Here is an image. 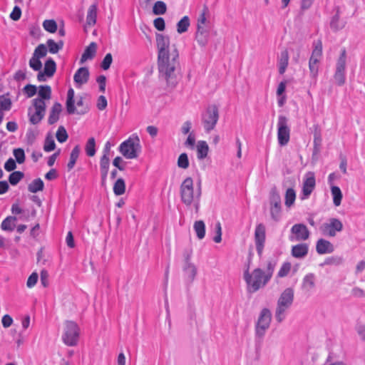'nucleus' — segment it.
Here are the masks:
<instances>
[{
    "mask_svg": "<svg viewBox=\"0 0 365 365\" xmlns=\"http://www.w3.org/2000/svg\"><path fill=\"white\" fill-rule=\"evenodd\" d=\"M21 16V8L18 6H14V8L13 9V11L10 14V18L13 21H18L19 19H20Z\"/></svg>",
    "mask_w": 365,
    "mask_h": 365,
    "instance_id": "nucleus-63",
    "label": "nucleus"
},
{
    "mask_svg": "<svg viewBox=\"0 0 365 365\" xmlns=\"http://www.w3.org/2000/svg\"><path fill=\"white\" fill-rule=\"evenodd\" d=\"M344 262V258L341 256L334 255L331 256L325 259L324 262L320 264L321 267H324L325 265H335L339 266L341 264Z\"/></svg>",
    "mask_w": 365,
    "mask_h": 365,
    "instance_id": "nucleus-37",
    "label": "nucleus"
},
{
    "mask_svg": "<svg viewBox=\"0 0 365 365\" xmlns=\"http://www.w3.org/2000/svg\"><path fill=\"white\" fill-rule=\"evenodd\" d=\"M190 26V19L188 16H183L180 21L177 24V31L179 34H182L187 31Z\"/></svg>",
    "mask_w": 365,
    "mask_h": 365,
    "instance_id": "nucleus-45",
    "label": "nucleus"
},
{
    "mask_svg": "<svg viewBox=\"0 0 365 365\" xmlns=\"http://www.w3.org/2000/svg\"><path fill=\"white\" fill-rule=\"evenodd\" d=\"M46 103L40 98H34L28 108V117L31 123L36 125L41 122L45 115Z\"/></svg>",
    "mask_w": 365,
    "mask_h": 365,
    "instance_id": "nucleus-5",
    "label": "nucleus"
},
{
    "mask_svg": "<svg viewBox=\"0 0 365 365\" xmlns=\"http://www.w3.org/2000/svg\"><path fill=\"white\" fill-rule=\"evenodd\" d=\"M89 78V71L86 67L78 68L74 74L73 80L76 87H81L83 84L88 82Z\"/></svg>",
    "mask_w": 365,
    "mask_h": 365,
    "instance_id": "nucleus-21",
    "label": "nucleus"
},
{
    "mask_svg": "<svg viewBox=\"0 0 365 365\" xmlns=\"http://www.w3.org/2000/svg\"><path fill=\"white\" fill-rule=\"evenodd\" d=\"M216 235L214 237L213 240L216 243H220L222 241V227L220 222L215 224Z\"/></svg>",
    "mask_w": 365,
    "mask_h": 365,
    "instance_id": "nucleus-61",
    "label": "nucleus"
},
{
    "mask_svg": "<svg viewBox=\"0 0 365 365\" xmlns=\"http://www.w3.org/2000/svg\"><path fill=\"white\" fill-rule=\"evenodd\" d=\"M294 300V291L292 288H287L281 294L277 304L282 307H290Z\"/></svg>",
    "mask_w": 365,
    "mask_h": 365,
    "instance_id": "nucleus-19",
    "label": "nucleus"
},
{
    "mask_svg": "<svg viewBox=\"0 0 365 365\" xmlns=\"http://www.w3.org/2000/svg\"><path fill=\"white\" fill-rule=\"evenodd\" d=\"M11 106V101L8 94L0 96V110H9Z\"/></svg>",
    "mask_w": 365,
    "mask_h": 365,
    "instance_id": "nucleus-47",
    "label": "nucleus"
},
{
    "mask_svg": "<svg viewBox=\"0 0 365 365\" xmlns=\"http://www.w3.org/2000/svg\"><path fill=\"white\" fill-rule=\"evenodd\" d=\"M180 194L182 202L188 208H193L195 212L198 214L202 195L200 182L195 189L193 180L190 177L186 178L180 185Z\"/></svg>",
    "mask_w": 365,
    "mask_h": 365,
    "instance_id": "nucleus-1",
    "label": "nucleus"
},
{
    "mask_svg": "<svg viewBox=\"0 0 365 365\" xmlns=\"http://www.w3.org/2000/svg\"><path fill=\"white\" fill-rule=\"evenodd\" d=\"M343 228V223L339 219L331 217L323 223L319 229L324 236L334 237L338 232H341Z\"/></svg>",
    "mask_w": 365,
    "mask_h": 365,
    "instance_id": "nucleus-9",
    "label": "nucleus"
},
{
    "mask_svg": "<svg viewBox=\"0 0 365 365\" xmlns=\"http://www.w3.org/2000/svg\"><path fill=\"white\" fill-rule=\"evenodd\" d=\"M269 201L271 217L274 220L277 221L280 217L282 206L280 195L275 188L270 192Z\"/></svg>",
    "mask_w": 365,
    "mask_h": 365,
    "instance_id": "nucleus-13",
    "label": "nucleus"
},
{
    "mask_svg": "<svg viewBox=\"0 0 365 365\" xmlns=\"http://www.w3.org/2000/svg\"><path fill=\"white\" fill-rule=\"evenodd\" d=\"M79 333L80 329L76 322L72 321L66 322L64 333L62 336L63 341L67 346H76L78 341Z\"/></svg>",
    "mask_w": 365,
    "mask_h": 365,
    "instance_id": "nucleus-7",
    "label": "nucleus"
},
{
    "mask_svg": "<svg viewBox=\"0 0 365 365\" xmlns=\"http://www.w3.org/2000/svg\"><path fill=\"white\" fill-rule=\"evenodd\" d=\"M23 177V173L21 172H14L9 176V182L11 185H16Z\"/></svg>",
    "mask_w": 365,
    "mask_h": 365,
    "instance_id": "nucleus-60",
    "label": "nucleus"
},
{
    "mask_svg": "<svg viewBox=\"0 0 365 365\" xmlns=\"http://www.w3.org/2000/svg\"><path fill=\"white\" fill-rule=\"evenodd\" d=\"M316 251L319 255L330 254L334 251V247L329 241L321 238L317 242Z\"/></svg>",
    "mask_w": 365,
    "mask_h": 365,
    "instance_id": "nucleus-20",
    "label": "nucleus"
},
{
    "mask_svg": "<svg viewBox=\"0 0 365 365\" xmlns=\"http://www.w3.org/2000/svg\"><path fill=\"white\" fill-rule=\"evenodd\" d=\"M112 62H113L112 55H111V53H108L105 56L104 58L103 59L101 64V67L103 70H108L110 68Z\"/></svg>",
    "mask_w": 365,
    "mask_h": 365,
    "instance_id": "nucleus-57",
    "label": "nucleus"
},
{
    "mask_svg": "<svg viewBox=\"0 0 365 365\" xmlns=\"http://www.w3.org/2000/svg\"><path fill=\"white\" fill-rule=\"evenodd\" d=\"M208 11V9L207 6H205L202 14L197 19V30L196 32V39L197 42L202 45L205 46L207 42V36L208 32L205 29L204 25L206 22V14Z\"/></svg>",
    "mask_w": 365,
    "mask_h": 365,
    "instance_id": "nucleus-11",
    "label": "nucleus"
},
{
    "mask_svg": "<svg viewBox=\"0 0 365 365\" xmlns=\"http://www.w3.org/2000/svg\"><path fill=\"white\" fill-rule=\"evenodd\" d=\"M179 53L175 46H173L170 53L158 56V66L160 74L169 82L174 76V72L179 66Z\"/></svg>",
    "mask_w": 365,
    "mask_h": 365,
    "instance_id": "nucleus-3",
    "label": "nucleus"
},
{
    "mask_svg": "<svg viewBox=\"0 0 365 365\" xmlns=\"http://www.w3.org/2000/svg\"><path fill=\"white\" fill-rule=\"evenodd\" d=\"M19 220H21L20 216H9L2 221L1 227L4 231H13L16 229L19 233H21L23 224L20 223Z\"/></svg>",
    "mask_w": 365,
    "mask_h": 365,
    "instance_id": "nucleus-16",
    "label": "nucleus"
},
{
    "mask_svg": "<svg viewBox=\"0 0 365 365\" xmlns=\"http://www.w3.org/2000/svg\"><path fill=\"white\" fill-rule=\"evenodd\" d=\"M322 56V43L320 40L314 43V49L312 53L310 59L320 61Z\"/></svg>",
    "mask_w": 365,
    "mask_h": 365,
    "instance_id": "nucleus-36",
    "label": "nucleus"
},
{
    "mask_svg": "<svg viewBox=\"0 0 365 365\" xmlns=\"http://www.w3.org/2000/svg\"><path fill=\"white\" fill-rule=\"evenodd\" d=\"M97 18V5L92 4L88 8L86 16V22L89 26H93L96 22Z\"/></svg>",
    "mask_w": 365,
    "mask_h": 365,
    "instance_id": "nucleus-33",
    "label": "nucleus"
},
{
    "mask_svg": "<svg viewBox=\"0 0 365 365\" xmlns=\"http://www.w3.org/2000/svg\"><path fill=\"white\" fill-rule=\"evenodd\" d=\"M44 184L41 179L37 178L33 180L28 186L29 192L36 193L43 189Z\"/></svg>",
    "mask_w": 365,
    "mask_h": 365,
    "instance_id": "nucleus-39",
    "label": "nucleus"
},
{
    "mask_svg": "<svg viewBox=\"0 0 365 365\" xmlns=\"http://www.w3.org/2000/svg\"><path fill=\"white\" fill-rule=\"evenodd\" d=\"M110 165V160L107 153H104L100 160V170L101 174L102 183L106 180Z\"/></svg>",
    "mask_w": 365,
    "mask_h": 365,
    "instance_id": "nucleus-23",
    "label": "nucleus"
},
{
    "mask_svg": "<svg viewBox=\"0 0 365 365\" xmlns=\"http://www.w3.org/2000/svg\"><path fill=\"white\" fill-rule=\"evenodd\" d=\"M315 178L313 173H308L306 175L303 182L302 199L304 200L309 197L315 187Z\"/></svg>",
    "mask_w": 365,
    "mask_h": 365,
    "instance_id": "nucleus-17",
    "label": "nucleus"
},
{
    "mask_svg": "<svg viewBox=\"0 0 365 365\" xmlns=\"http://www.w3.org/2000/svg\"><path fill=\"white\" fill-rule=\"evenodd\" d=\"M290 139V128L288 118L284 115H279L277 121V140L281 146L286 145Z\"/></svg>",
    "mask_w": 365,
    "mask_h": 365,
    "instance_id": "nucleus-10",
    "label": "nucleus"
},
{
    "mask_svg": "<svg viewBox=\"0 0 365 365\" xmlns=\"http://www.w3.org/2000/svg\"><path fill=\"white\" fill-rule=\"evenodd\" d=\"M334 79L335 81V83L338 86H341L345 83L346 73L335 71L334 75Z\"/></svg>",
    "mask_w": 365,
    "mask_h": 365,
    "instance_id": "nucleus-58",
    "label": "nucleus"
},
{
    "mask_svg": "<svg viewBox=\"0 0 365 365\" xmlns=\"http://www.w3.org/2000/svg\"><path fill=\"white\" fill-rule=\"evenodd\" d=\"M80 152L81 149L78 145H76L71 150L69 161L67 164V168L68 171L71 170L74 168L76 163L79 157Z\"/></svg>",
    "mask_w": 365,
    "mask_h": 365,
    "instance_id": "nucleus-29",
    "label": "nucleus"
},
{
    "mask_svg": "<svg viewBox=\"0 0 365 365\" xmlns=\"http://www.w3.org/2000/svg\"><path fill=\"white\" fill-rule=\"evenodd\" d=\"M56 71V62L51 58H48L45 63L43 69L40 71L37 75V80L39 82H44L48 78H51L53 76Z\"/></svg>",
    "mask_w": 365,
    "mask_h": 365,
    "instance_id": "nucleus-15",
    "label": "nucleus"
},
{
    "mask_svg": "<svg viewBox=\"0 0 365 365\" xmlns=\"http://www.w3.org/2000/svg\"><path fill=\"white\" fill-rule=\"evenodd\" d=\"M272 320V313L267 308H264L260 312L257 322L255 325V335L262 338L266 331L269 329Z\"/></svg>",
    "mask_w": 365,
    "mask_h": 365,
    "instance_id": "nucleus-8",
    "label": "nucleus"
},
{
    "mask_svg": "<svg viewBox=\"0 0 365 365\" xmlns=\"http://www.w3.org/2000/svg\"><path fill=\"white\" fill-rule=\"evenodd\" d=\"M291 269V264L289 262H284L279 269L277 276L279 277H284L287 276Z\"/></svg>",
    "mask_w": 365,
    "mask_h": 365,
    "instance_id": "nucleus-56",
    "label": "nucleus"
},
{
    "mask_svg": "<svg viewBox=\"0 0 365 365\" xmlns=\"http://www.w3.org/2000/svg\"><path fill=\"white\" fill-rule=\"evenodd\" d=\"M290 307H282L281 305L277 304L275 310V319L276 320L280 323L282 322L286 317V312Z\"/></svg>",
    "mask_w": 365,
    "mask_h": 365,
    "instance_id": "nucleus-46",
    "label": "nucleus"
},
{
    "mask_svg": "<svg viewBox=\"0 0 365 365\" xmlns=\"http://www.w3.org/2000/svg\"><path fill=\"white\" fill-rule=\"evenodd\" d=\"M63 46V43L62 41H59L58 43L54 41L53 39H48L46 41V47H48V51L53 54L57 53Z\"/></svg>",
    "mask_w": 365,
    "mask_h": 365,
    "instance_id": "nucleus-35",
    "label": "nucleus"
},
{
    "mask_svg": "<svg viewBox=\"0 0 365 365\" xmlns=\"http://www.w3.org/2000/svg\"><path fill=\"white\" fill-rule=\"evenodd\" d=\"M346 51L345 48L341 50L340 56L336 63V72L346 73Z\"/></svg>",
    "mask_w": 365,
    "mask_h": 365,
    "instance_id": "nucleus-27",
    "label": "nucleus"
},
{
    "mask_svg": "<svg viewBox=\"0 0 365 365\" xmlns=\"http://www.w3.org/2000/svg\"><path fill=\"white\" fill-rule=\"evenodd\" d=\"M315 287V276L309 273L303 278L302 287L306 291H310Z\"/></svg>",
    "mask_w": 365,
    "mask_h": 365,
    "instance_id": "nucleus-32",
    "label": "nucleus"
},
{
    "mask_svg": "<svg viewBox=\"0 0 365 365\" xmlns=\"http://www.w3.org/2000/svg\"><path fill=\"white\" fill-rule=\"evenodd\" d=\"M289 62V54L287 50L282 51L280 53V56L278 60V67H279V73L280 74H284Z\"/></svg>",
    "mask_w": 365,
    "mask_h": 365,
    "instance_id": "nucleus-26",
    "label": "nucleus"
},
{
    "mask_svg": "<svg viewBox=\"0 0 365 365\" xmlns=\"http://www.w3.org/2000/svg\"><path fill=\"white\" fill-rule=\"evenodd\" d=\"M254 238L257 255L261 257L266 241V227L264 224L259 223L256 225Z\"/></svg>",
    "mask_w": 365,
    "mask_h": 365,
    "instance_id": "nucleus-12",
    "label": "nucleus"
},
{
    "mask_svg": "<svg viewBox=\"0 0 365 365\" xmlns=\"http://www.w3.org/2000/svg\"><path fill=\"white\" fill-rule=\"evenodd\" d=\"M74 91L73 88H69L67 93V100H66V109L67 112L69 114H73L76 111V108L74 106Z\"/></svg>",
    "mask_w": 365,
    "mask_h": 365,
    "instance_id": "nucleus-31",
    "label": "nucleus"
},
{
    "mask_svg": "<svg viewBox=\"0 0 365 365\" xmlns=\"http://www.w3.org/2000/svg\"><path fill=\"white\" fill-rule=\"evenodd\" d=\"M37 92L38 97L36 98H40L41 101L45 102L46 100H49L51 98V88L50 86H40Z\"/></svg>",
    "mask_w": 365,
    "mask_h": 365,
    "instance_id": "nucleus-28",
    "label": "nucleus"
},
{
    "mask_svg": "<svg viewBox=\"0 0 365 365\" xmlns=\"http://www.w3.org/2000/svg\"><path fill=\"white\" fill-rule=\"evenodd\" d=\"M219 119L218 108L215 105L209 106L202 114V123L205 132L212 130Z\"/></svg>",
    "mask_w": 365,
    "mask_h": 365,
    "instance_id": "nucleus-6",
    "label": "nucleus"
},
{
    "mask_svg": "<svg viewBox=\"0 0 365 365\" xmlns=\"http://www.w3.org/2000/svg\"><path fill=\"white\" fill-rule=\"evenodd\" d=\"M118 150L126 159L138 158L141 150L138 135L137 134H132L127 140L121 143Z\"/></svg>",
    "mask_w": 365,
    "mask_h": 365,
    "instance_id": "nucleus-4",
    "label": "nucleus"
},
{
    "mask_svg": "<svg viewBox=\"0 0 365 365\" xmlns=\"http://www.w3.org/2000/svg\"><path fill=\"white\" fill-rule=\"evenodd\" d=\"M29 66L33 70L38 72L42 68V63L40 58L34 56V55L29 61Z\"/></svg>",
    "mask_w": 365,
    "mask_h": 365,
    "instance_id": "nucleus-53",
    "label": "nucleus"
},
{
    "mask_svg": "<svg viewBox=\"0 0 365 365\" xmlns=\"http://www.w3.org/2000/svg\"><path fill=\"white\" fill-rule=\"evenodd\" d=\"M37 90V87L34 85L28 84L24 86V93H26L29 98L36 95Z\"/></svg>",
    "mask_w": 365,
    "mask_h": 365,
    "instance_id": "nucleus-59",
    "label": "nucleus"
},
{
    "mask_svg": "<svg viewBox=\"0 0 365 365\" xmlns=\"http://www.w3.org/2000/svg\"><path fill=\"white\" fill-rule=\"evenodd\" d=\"M47 47L44 44L38 45L34 50L33 55L37 58H43L47 53Z\"/></svg>",
    "mask_w": 365,
    "mask_h": 365,
    "instance_id": "nucleus-54",
    "label": "nucleus"
},
{
    "mask_svg": "<svg viewBox=\"0 0 365 365\" xmlns=\"http://www.w3.org/2000/svg\"><path fill=\"white\" fill-rule=\"evenodd\" d=\"M156 42L158 49V56L170 53L172 48H170V39L168 36L158 34L156 35Z\"/></svg>",
    "mask_w": 365,
    "mask_h": 365,
    "instance_id": "nucleus-18",
    "label": "nucleus"
},
{
    "mask_svg": "<svg viewBox=\"0 0 365 365\" xmlns=\"http://www.w3.org/2000/svg\"><path fill=\"white\" fill-rule=\"evenodd\" d=\"M108 103L104 96H100L97 101V108L100 110H104L107 107Z\"/></svg>",
    "mask_w": 365,
    "mask_h": 365,
    "instance_id": "nucleus-64",
    "label": "nucleus"
},
{
    "mask_svg": "<svg viewBox=\"0 0 365 365\" xmlns=\"http://www.w3.org/2000/svg\"><path fill=\"white\" fill-rule=\"evenodd\" d=\"M85 151L88 156L92 157L96 154V140L94 138H90L85 146Z\"/></svg>",
    "mask_w": 365,
    "mask_h": 365,
    "instance_id": "nucleus-44",
    "label": "nucleus"
},
{
    "mask_svg": "<svg viewBox=\"0 0 365 365\" xmlns=\"http://www.w3.org/2000/svg\"><path fill=\"white\" fill-rule=\"evenodd\" d=\"M345 22L341 21L339 19V14L337 12L332 18L330 22V27L334 31H339L345 26Z\"/></svg>",
    "mask_w": 365,
    "mask_h": 365,
    "instance_id": "nucleus-38",
    "label": "nucleus"
},
{
    "mask_svg": "<svg viewBox=\"0 0 365 365\" xmlns=\"http://www.w3.org/2000/svg\"><path fill=\"white\" fill-rule=\"evenodd\" d=\"M274 267L275 264L269 262L264 271L260 268H256L250 274L247 269L244 273V279L247 284L248 291L255 292L264 287L271 279Z\"/></svg>",
    "mask_w": 365,
    "mask_h": 365,
    "instance_id": "nucleus-2",
    "label": "nucleus"
},
{
    "mask_svg": "<svg viewBox=\"0 0 365 365\" xmlns=\"http://www.w3.org/2000/svg\"><path fill=\"white\" fill-rule=\"evenodd\" d=\"M38 275L36 272H33L28 278L26 285L28 287H33L38 282Z\"/></svg>",
    "mask_w": 365,
    "mask_h": 365,
    "instance_id": "nucleus-62",
    "label": "nucleus"
},
{
    "mask_svg": "<svg viewBox=\"0 0 365 365\" xmlns=\"http://www.w3.org/2000/svg\"><path fill=\"white\" fill-rule=\"evenodd\" d=\"M296 192L294 189L288 188L285 193L284 204L287 207L292 206L295 202Z\"/></svg>",
    "mask_w": 365,
    "mask_h": 365,
    "instance_id": "nucleus-42",
    "label": "nucleus"
},
{
    "mask_svg": "<svg viewBox=\"0 0 365 365\" xmlns=\"http://www.w3.org/2000/svg\"><path fill=\"white\" fill-rule=\"evenodd\" d=\"M43 27L46 31L54 33L57 30V24L54 20H45L43 22Z\"/></svg>",
    "mask_w": 365,
    "mask_h": 365,
    "instance_id": "nucleus-50",
    "label": "nucleus"
},
{
    "mask_svg": "<svg viewBox=\"0 0 365 365\" xmlns=\"http://www.w3.org/2000/svg\"><path fill=\"white\" fill-rule=\"evenodd\" d=\"M319 63V61H316L315 59L313 60V59L309 58V71H310V75L313 78H315L318 74Z\"/></svg>",
    "mask_w": 365,
    "mask_h": 365,
    "instance_id": "nucleus-51",
    "label": "nucleus"
},
{
    "mask_svg": "<svg viewBox=\"0 0 365 365\" xmlns=\"http://www.w3.org/2000/svg\"><path fill=\"white\" fill-rule=\"evenodd\" d=\"M310 232L304 224L299 223L294 225L291 228V235L289 240L292 242L295 241H305L309 239Z\"/></svg>",
    "mask_w": 365,
    "mask_h": 365,
    "instance_id": "nucleus-14",
    "label": "nucleus"
},
{
    "mask_svg": "<svg viewBox=\"0 0 365 365\" xmlns=\"http://www.w3.org/2000/svg\"><path fill=\"white\" fill-rule=\"evenodd\" d=\"M166 4L163 1H158L153 6V12L155 15H162L166 12Z\"/></svg>",
    "mask_w": 365,
    "mask_h": 365,
    "instance_id": "nucleus-48",
    "label": "nucleus"
},
{
    "mask_svg": "<svg viewBox=\"0 0 365 365\" xmlns=\"http://www.w3.org/2000/svg\"><path fill=\"white\" fill-rule=\"evenodd\" d=\"M56 148V143L52 137H47L45 140L43 149L46 152H51Z\"/></svg>",
    "mask_w": 365,
    "mask_h": 365,
    "instance_id": "nucleus-55",
    "label": "nucleus"
},
{
    "mask_svg": "<svg viewBox=\"0 0 365 365\" xmlns=\"http://www.w3.org/2000/svg\"><path fill=\"white\" fill-rule=\"evenodd\" d=\"M97 45L95 42L91 43L85 49L81 58V63L92 59L96 53Z\"/></svg>",
    "mask_w": 365,
    "mask_h": 365,
    "instance_id": "nucleus-25",
    "label": "nucleus"
},
{
    "mask_svg": "<svg viewBox=\"0 0 365 365\" xmlns=\"http://www.w3.org/2000/svg\"><path fill=\"white\" fill-rule=\"evenodd\" d=\"M209 147L205 141L200 140L197 145V157L200 160L205 158L207 155Z\"/></svg>",
    "mask_w": 365,
    "mask_h": 365,
    "instance_id": "nucleus-30",
    "label": "nucleus"
},
{
    "mask_svg": "<svg viewBox=\"0 0 365 365\" xmlns=\"http://www.w3.org/2000/svg\"><path fill=\"white\" fill-rule=\"evenodd\" d=\"M125 181L122 178L118 179L113 185V192L116 195H121L125 193Z\"/></svg>",
    "mask_w": 365,
    "mask_h": 365,
    "instance_id": "nucleus-43",
    "label": "nucleus"
},
{
    "mask_svg": "<svg viewBox=\"0 0 365 365\" xmlns=\"http://www.w3.org/2000/svg\"><path fill=\"white\" fill-rule=\"evenodd\" d=\"M309 246L306 243H301L292 246V255L295 258H304L308 254Z\"/></svg>",
    "mask_w": 365,
    "mask_h": 365,
    "instance_id": "nucleus-22",
    "label": "nucleus"
},
{
    "mask_svg": "<svg viewBox=\"0 0 365 365\" xmlns=\"http://www.w3.org/2000/svg\"><path fill=\"white\" fill-rule=\"evenodd\" d=\"M178 166L182 169H187L189 167V160L186 153L180 155L178 159Z\"/></svg>",
    "mask_w": 365,
    "mask_h": 365,
    "instance_id": "nucleus-52",
    "label": "nucleus"
},
{
    "mask_svg": "<svg viewBox=\"0 0 365 365\" xmlns=\"http://www.w3.org/2000/svg\"><path fill=\"white\" fill-rule=\"evenodd\" d=\"M331 192L333 197L334 205L336 207L339 206L342 200V193L340 188L337 186H332Z\"/></svg>",
    "mask_w": 365,
    "mask_h": 365,
    "instance_id": "nucleus-40",
    "label": "nucleus"
},
{
    "mask_svg": "<svg viewBox=\"0 0 365 365\" xmlns=\"http://www.w3.org/2000/svg\"><path fill=\"white\" fill-rule=\"evenodd\" d=\"M56 137L57 140L61 143H64L67 140L68 135L66 132V130L65 129V128L63 126L61 125L58 127L56 134Z\"/></svg>",
    "mask_w": 365,
    "mask_h": 365,
    "instance_id": "nucleus-49",
    "label": "nucleus"
},
{
    "mask_svg": "<svg viewBox=\"0 0 365 365\" xmlns=\"http://www.w3.org/2000/svg\"><path fill=\"white\" fill-rule=\"evenodd\" d=\"M61 110H62V106H61V103H55L53 105V106L50 110L49 116L48 118V124L53 125L58 120L59 115H60Z\"/></svg>",
    "mask_w": 365,
    "mask_h": 365,
    "instance_id": "nucleus-24",
    "label": "nucleus"
},
{
    "mask_svg": "<svg viewBox=\"0 0 365 365\" xmlns=\"http://www.w3.org/2000/svg\"><path fill=\"white\" fill-rule=\"evenodd\" d=\"M193 229L199 240H202L205 236V224L202 220L195 221L193 225Z\"/></svg>",
    "mask_w": 365,
    "mask_h": 365,
    "instance_id": "nucleus-34",
    "label": "nucleus"
},
{
    "mask_svg": "<svg viewBox=\"0 0 365 365\" xmlns=\"http://www.w3.org/2000/svg\"><path fill=\"white\" fill-rule=\"evenodd\" d=\"M184 271L188 279L190 281H192L197 274V269L195 266L193 264L187 261L185 266L184 267Z\"/></svg>",
    "mask_w": 365,
    "mask_h": 365,
    "instance_id": "nucleus-41",
    "label": "nucleus"
}]
</instances>
